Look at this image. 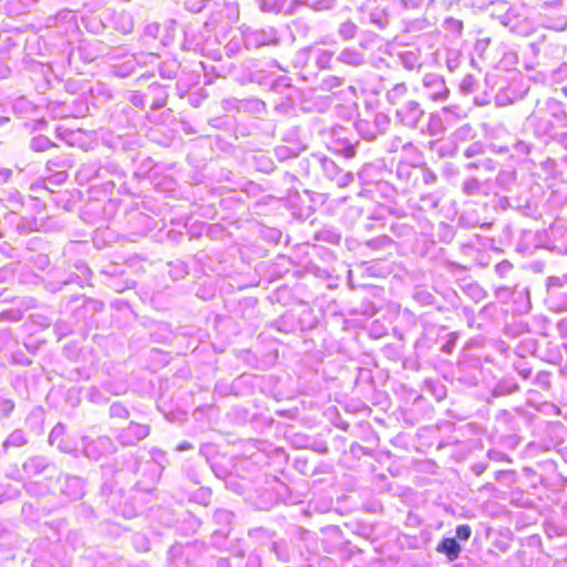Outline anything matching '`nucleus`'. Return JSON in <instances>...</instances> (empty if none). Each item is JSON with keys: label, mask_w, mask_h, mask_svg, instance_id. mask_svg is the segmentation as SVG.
<instances>
[{"label": "nucleus", "mask_w": 567, "mask_h": 567, "mask_svg": "<svg viewBox=\"0 0 567 567\" xmlns=\"http://www.w3.org/2000/svg\"><path fill=\"white\" fill-rule=\"evenodd\" d=\"M150 429L147 425L131 423L122 431L120 440L124 445H133L136 442L145 439Z\"/></svg>", "instance_id": "obj_1"}, {"label": "nucleus", "mask_w": 567, "mask_h": 567, "mask_svg": "<svg viewBox=\"0 0 567 567\" xmlns=\"http://www.w3.org/2000/svg\"><path fill=\"white\" fill-rule=\"evenodd\" d=\"M398 115L408 126H415L423 115L420 104L411 101L398 111Z\"/></svg>", "instance_id": "obj_2"}, {"label": "nucleus", "mask_w": 567, "mask_h": 567, "mask_svg": "<svg viewBox=\"0 0 567 567\" xmlns=\"http://www.w3.org/2000/svg\"><path fill=\"white\" fill-rule=\"evenodd\" d=\"M425 86L433 87V92L430 94V97L433 101H443L447 96V89L445 86V82L441 76L437 75H426L424 78Z\"/></svg>", "instance_id": "obj_3"}, {"label": "nucleus", "mask_w": 567, "mask_h": 567, "mask_svg": "<svg viewBox=\"0 0 567 567\" xmlns=\"http://www.w3.org/2000/svg\"><path fill=\"white\" fill-rule=\"evenodd\" d=\"M437 549L445 553L450 560H454L460 555L461 546L454 538H444Z\"/></svg>", "instance_id": "obj_4"}, {"label": "nucleus", "mask_w": 567, "mask_h": 567, "mask_svg": "<svg viewBox=\"0 0 567 567\" xmlns=\"http://www.w3.org/2000/svg\"><path fill=\"white\" fill-rule=\"evenodd\" d=\"M66 485L74 488L71 493H69L71 497L79 498L83 495L82 485L78 477L66 478Z\"/></svg>", "instance_id": "obj_5"}, {"label": "nucleus", "mask_w": 567, "mask_h": 567, "mask_svg": "<svg viewBox=\"0 0 567 567\" xmlns=\"http://www.w3.org/2000/svg\"><path fill=\"white\" fill-rule=\"evenodd\" d=\"M341 58L344 62L351 63V64H360L362 61V58L360 54L352 52V51H343L341 54Z\"/></svg>", "instance_id": "obj_6"}, {"label": "nucleus", "mask_w": 567, "mask_h": 567, "mask_svg": "<svg viewBox=\"0 0 567 567\" xmlns=\"http://www.w3.org/2000/svg\"><path fill=\"white\" fill-rule=\"evenodd\" d=\"M24 442H25V440H24L23 433L20 431H16L12 434H10V436L7 440V444H12V445H17V446L24 444Z\"/></svg>", "instance_id": "obj_7"}, {"label": "nucleus", "mask_w": 567, "mask_h": 567, "mask_svg": "<svg viewBox=\"0 0 567 567\" xmlns=\"http://www.w3.org/2000/svg\"><path fill=\"white\" fill-rule=\"evenodd\" d=\"M471 528L468 525H460L456 528V536L461 540H467L471 536Z\"/></svg>", "instance_id": "obj_8"}, {"label": "nucleus", "mask_w": 567, "mask_h": 567, "mask_svg": "<svg viewBox=\"0 0 567 567\" xmlns=\"http://www.w3.org/2000/svg\"><path fill=\"white\" fill-rule=\"evenodd\" d=\"M48 144V141L45 138H42V137H39V138H35L33 140L32 142V146L35 148V150H42L44 148V146Z\"/></svg>", "instance_id": "obj_9"}, {"label": "nucleus", "mask_w": 567, "mask_h": 567, "mask_svg": "<svg viewBox=\"0 0 567 567\" xmlns=\"http://www.w3.org/2000/svg\"><path fill=\"white\" fill-rule=\"evenodd\" d=\"M62 431H63V427H62V426H60V425L55 426V427L52 430L51 434H50V440L52 441V439H53L54 436H56V435L61 434V433H62Z\"/></svg>", "instance_id": "obj_10"}, {"label": "nucleus", "mask_w": 567, "mask_h": 567, "mask_svg": "<svg viewBox=\"0 0 567 567\" xmlns=\"http://www.w3.org/2000/svg\"><path fill=\"white\" fill-rule=\"evenodd\" d=\"M109 443V440L105 439V437H100L96 442L93 443V445H101V446H104L105 444Z\"/></svg>", "instance_id": "obj_11"}, {"label": "nucleus", "mask_w": 567, "mask_h": 567, "mask_svg": "<svg viewBox=\"0 0 567 567\" xmlns=\"http://www.w3.org/2000/svg\"><path fill=\"white\" fill-rule=\"evenodd\" d=\"M118 409H120V406L112 405L111 411H112V413H115Z\"/></svg>", "instance_id": "obj_12"}, {"label": "nucleus", "mask_w": 567, "mask_h": 567, "mask_svg": "<svg viewBox=\"0 0 567 567\" xmlns=\"http://www.w3.org/2000/svg\"><path fill=\"white\" fill-rule=\"evenodd\" d=\"M91 449H92V446H87V447H86V454H87L89 456H92Z\"/></svg>", "instance_id": "obj_13"}, {"label": "nucleus", "mask_w": 567, "mask_h": 567, "mask_svg": "<svg viewBox=\"0 0 567 567\" xmlns=\"http://www.w3.org/2000/svg\"><path fill=\"white\" fill-rule=\"evenodd\" d=\"M186 447H187L186 444H183V445L179 446L181 450H184Z\"/></svg>", "instance_id": "obj_14"}]
</instances>
